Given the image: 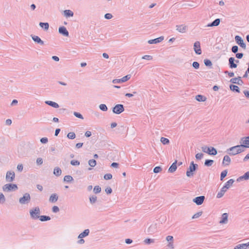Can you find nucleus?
<instances>
[{
    "label": "nucleus",
    "instance_id": "1",
    "mask_svg": "<svg viewBox=\"0 0 249 249\" xmlns=\"http://www.w3.org/2000/svg\"><path fill=\"white\" fill-rule=\"evenodd\" d=\"M244 151V146L241 144L232 146L227 150L228 153L231 156H234Z\"/></svg>",
    "mask_w": 249,
    "mask_h": 249
},
{
    "label": "nucleus",
    "instance_id": "2",
    "mask_svg": "<svg viewBox=\"0 0 249 249\" xmlns=\"http://www.w3.org/2000/svg\"><path fill=\"white\" fill-rule=\"evenodd\" d=\"M18 188L16 184L8 183L2 186V190L4 192H9L18 190Z\"/></svg>",
    "mask_w": 249,
    "mask_h": 249
},
{
    "label": "nucleus",
    "instance_id": "3",
    "mask_svg": "<svg viewBox=\"0 0 249 249\" xmlns=\"http://www.w3.org/2000/svg\"><path fill=\"white\" fill-rule=\"evenodd\" d=\"M201 149L203 152L207 153L210 155L215 156L217 153L216 149L213 147H207L206 146H202Z\"/></svg>",
    "mask_w": 249,
    "mask_h": 249
},
{
    "label": "nucleus",
    "instance_id": "4",
    "mask_svg": "<svg viewBox=\"0 0 249 249\" xmlns=\"http://www.w3.org/2000/svg\"><path fill=\"white\" fill-rule=\"evenodd\" d=\"M40 213V208L38 207H36L30 211L31 217L33 219H37L39 218Z\"/></svg>",
    "mask_w": 249,
    "mask_h": 249
},
{
    "label": "nucleus",
    "instance_id": "5",
    "mask_svg": "<svg viewBox=\"0 0 249 249\" xmlns=\"http://www.w3.org/2000/svg\"><path fill=\"white\" fill-rule=\"evenodd\" d=\"M198 165L195 164L194 161L191 162L190 165L186 172V176L188 177H190L193 176V172L195 171L197 168Z\"/></svg>",
    "mask_w": 249,
    "mask_h": 249
},
{
    "label": "nucleus",
    "instance_id": "6",
    "mask_svg": "<svg viewBox=\"0 0 249 249\" xmlns=\"http://www.w3.org/2000/svg\"><path fill=\"white\" fill-rule=\"evenodd\" d=\"M31 200V196L29 193H25L23 196L19 199V202L20 204H26L29 203Z\"/></svg>",
    "mask_w": 249,
    "mask_h": 249
},
{
    "label": "nucleus",
    "instance_id": "7",
    "mask_svg": "<svg viewBox=\"0 0 249 249\" xmlns=\"http://www.w3.org/2000/svg\"><path fill=\"white\" fill-rule=\"evenodd\" d=\"M15 178V174L13 171H8L6 174L5 179L7 182H13Z\"/></svg>",
    "mask_w": 249,
    "mask_h": 249
},
{
    "label": "nucleus",
    "instance_id": "8",
    "mask_svg": "<svg viewBox=\"0 0 249 249\" xmlns=\"http://www.w3.org/2000/svg\"><path fill=\"white\" fill-rule=\"evenodd\" d=\"M113 113L119 114L124 111V106L122 104L116 105L112 109Z\"/></svg>",
    "mask_w": 249,
    "mask_h": 249
},
{
    "label": "nucleus",
    "instance_id": "9",
    "mask_svg": "<svg viewBox=\"0 0 249 249\" xmlns=\"http://www.w3.org/2000/svg\"><path fill=\"white\" fill-rule=\"evenodd\" d=\"M176 30L180 33H185L188 30V27L185 24L177 25L176 26Z\"/></svg>",
    "mask_w": 249,
    "mask_h": 249
},
{
    "label": "nucleus",
    "instance_id": "10",
    "mask_svg": "<svg viewBox=\"0 0 249 249\" xmlns=\"http://www.w3.org/2000/svg\"><path fill=\"white\" fill-rule=\"evenodd\" d=\"M194 50L197 54H201L202 51L200 47V43L199 41H196L194 44Z\"/></svg>",
    "mask_w": 249,
    "mask_h": 249
},
{
    "label": "nucleus",
    "instance_id": "11",
    "mask_svg": "<svg viewBox=\"0 0 249 249\" xmlns=\"http://www.w3.org/2000/svg\"><path fill=\"white\" fill-rule=\"evenodd\" d=\"M235 40L236 43L240 46L242 48L246 49V45L244 42L243 39L239 36H236L235 37Z\"/></svg>",
    "mask_w": 249,
    "mask_h": 249
},
{
    "label": "nucleus",
    "instance_id": "12",
    "mask_svg": "<svg viewBox=\"0 0 249 249\" xmlns=\"http://www.w3.org/2000/svg\"><path fill=\"white\" fill-rule=\"evenodd\" d=\"M204 199L205 196H201L195 197L193 199V201L197 205H200L203 203Z\"/></svg>",
    "mask_w": 249,
    "mask_h": 249
},
{
    "label": "nucleus",
    "instance_id": "13",
    "mask_svg": "<svg viewBox=\"0 0 249 249\" xmlns=\"http://www.w3.org/2000/svg\"><path fill=\"white\" fill-rule=\"evenodd\" d=\"M166 240L167 242H168V244L167 245V247L171 249H173L174 248V244H173V241H174V238L171 235H168L166 237Z\"/></svg>",
    "mask_w": 249,
    "mask_h": 249
},
{
    "label": "nucleus",
    "instance_id": "14",
    "mask_svg": "<svg viewBox=\"0 0 249 249\" xmlns=\"http://www.w3.org/2000/svg\"><path fill=\"white\" fill-rule=\"evenodd\" d=\"M230 81L233 84H236L239 85H242L244 83L243 81L241 80V77L240 76L232 78L231 79Z\"/></svg>",
    "mask_w": 249,
    "mask_h": 249
},
{
    "label": "nucleus",
    "instance_id": "15",
    "mask_svg": "<svg viewBox=\"0 0 249 249\" xmlns=\"http://www.w3.org/2000/svg\"><path fill=\"white\" fill-rule=\"evenodd\" d=\"M59 33L65 36H68L69 35V32L66 28L64 26L60 27L58 29Z\"/></svg>",
    "mask_w": 249,
    "mask_h": 249
},
{
    "label": "nucleus",
    "instance_id": "16",
    "mask_svg": "<svg viewBox=\"0 0 249 249\" xmlns=\"http://www.w3.org/2000/svg\"><path fill=\"white\" fill-rule=\"evenodd\" d=\"M228 222V214L227 213H224L222 214L221 220L219 221L220 224H225Z\"/></svg>",
    "mask_w": 249,
    "mask_h": 249
},
{
    "label": "nucleus",
    "instance_id": "17",
    "mask_svg": "<svg viewBox=\"0 0 249 249\" xmlns=\"http://www.w3.org/2000/svg\"><path fill=\"white\" fill-rule=\"evenodd\" d=\"M31 37L32 38V39L36 43L41 45H43L44 43V41L43 40H42L40 38L37 36H35V35H31Z\"/></svg>",
    "mask_w": 249,
    "mask_h": 249
},
{
    "label": "nucleus",
    "instance_id": "18",
    "mask_svg": "<svg viewBox=\"0 0 249 249\" xmlns=\"http://www.w3.org/2000/svg\"><path fill=\"white\" fill-rule=\"evenodd\" d=\"M163 39H164V37L162 36H161L158 38L148 40V43L150 44H156V43H160V42H161Z\"/></svg>",
    "mask_w": 249,
    "mask_h": 249
},
{
    "label": "nucleus",
    "instance_id": "19",
    "mask_svg": "<svg viewBox=\"0 0 249 249\" xmlns=\"http://www.w3.org/2000/svg\"><path fill=\"white\" fill-rule=\"evenodd\" d=\"M249 179V171L246 172L243 176L239 177L237 179V181L240 182L242 180H248Z\"/></svg>",
    "mask_w": 249,
    "mask_h": 249
},
{
    "label": "nucleus",
    "instance_id": "20",
    "mask_svg": "<svg viewBox=\"0 0 249 249\" xmlns=\"http://www.w3.org/2000/svg\"><path fill=\"white\" fill-rule=\"evenodd\" d=\"M227 189L226 188H225L224 186H223L220 190V192H218L217 194L216 197L218 198H220L222 197L225 193L227 191Z\"/></svg>",
    "mask_w": 249,
    "mask_h": 249
},
{
    "label": "nucleus",
    "instance_id": "21",
    "mask_svg": "<svg viewBox=\"0 0 249 249\" xmlns=\"http://www.w3.org/2000/svg\"><path fill=\"white\" fill-rule=\"evenodd\" d=\"M234 61L235 59L234 57H231L229 59V66L231 69L236 68L237 67V65L234 62Z\"/></svg>",
    "mask_w": 249,
    "mask_h": 249
},
{
    "label": "nucleus",
    "instance_id": "22",
    "mask_svg": "<svg viewBox=\"0 0 249 249\" xmlns=\"http://www.w3.org/2000/svg\"><path fill=\"white\" fill-rule=\"evenodd\" d=\"M177 161L176 160L174 163H172V164L170 166L168 169V172L170 173H174L177 168Z\"/></svg>",
    "mask_w": 249,
    "mask_h": 249
},
{
    "label": "nucleus",
    "instance_id": "23",
    "mask_svg": "<svg viewBox=\"0 0 249 249\" xmlns=\"http://www.w3.org/2000/svg\"><path fill=\"white\" fill-rule=\"evenodd\" d=\"M242 142H242L243 143L242 145L244 146V149L246 147L249 148V136L242 139Z\"/></svg>",
    "mask_w": 249,
    "mask_h": 249
},
{
    "label": "nucleus",
    "instance_id": "24",
    "mask_svg": "<svg viewBox=\"0 0 249 249\" xmlns=\"http://www.w3.org/2000/svg\"><path fill=\"white\" fill-rule=\"evenodd\" d=\"M220 22V19L219 18L215 19L213 21L212 23L208 24L207 25V27H213V26H217L219 25Z\"/></svg>",
    "mask_w": 249,
    "mask_h": 249
},
{
    "label": "nucleus",
    "instance_id": "25",
    "mask_svg": "<svg viewBox=\"0 0 249 249\" xmlns=\"http://www.w3.org/2000/svg\"><path fill=\"white\" fill-rule=\"evenodd\" d=\"M231 160L230 157L228 155H226L224 157L222 163L225 165H229L231 162Z\"/></svg>",
    "mask_w": 249,
    "mask_h": 249
},
{
    "label": "nucleus",
    "instance_id": "26",
    "mask_svg": "<svg viewBox=\"0 0 249 249\" xmlns=\"http://www.w3.org/2000/svg\"><path fill=\"white\" fill-rule=\"evenodd\" d=\"M58 196L56 194H53L49 198V201L52 203L55 202L58 200Z\"/></svg>",
    "mask_w": 249,
    "mask_h": 249
},
{
    "label": "nucleus",
    "instance_id": "27",
    "mask_svg": "<svg viewBox=\"0 0 249 249\" xmlns=\"http://www.w3.org/2000/svg\"><path fill=\"white\" fill-rule=\"evenodd\" d=\"M45 103L47 105H48L54 108H58L59 107L58 104L55 102L51 101H45Z\"/></svg>",
    "mask_w": 249,
    "mask_h": 249
},
{
    "label": "nucleus",
    "instance_id": "28",
    "mask_svg": "<svg viewBox=\"0 0 249 249\" xmlns=\"http://www.w3.org/2000/svg\"><path fill=\"white\" fill-rule=\"evenodd\" d=\"M89 229H86V230H84V231L83 232L81 233L79 235L78 237V238H82L83 237H85L88 236L89 234Z\"/></svg>",
    "mask_w": 249,
    "mask_h": 249
},
{
    "label": "nucleus",
    "instance_id": "29",
    "mask_svg": "<svg viewBox=\"0 0 249 249\" xmlns=\"http://www.w3.org/2000/svg\"><path fill=\"white\" fill-rule=\"evenodd\" d=\"M73 14V12L70 10H65L64 11V15L66 18L72 17Z\"/></svg>",
    "mask_w": 249,
    "mask_h": 249
},
{
    "label": "nucleus",
    "instance_id": "30",
    "mask_svg": "<svg viewBox=\"0 0 249 249\" xmlns=\"http://www.w3.org/2000/svg\"><path fill=\"white\" fill-rule=\"evenodd\" d=\"M97 197L95 195H91L89 197L90 203L91 205H93L97 201Z\"/></svg>",
    "mask_w": 249,
    "mask_h": 249
},
{
    "label": "nucleus",
    "instance_id": "31",
    "mask_svg": "<svg viewBox=\"0 0 249 249\" xmlns=\"http://www.w3.org/2000/svg\"><path fill=\"white\" fill-rule=\"evenodd\" d=\"M61 173H62L61 170L59 167H56L54 168V169L53 170V174L56 176L58 177V176H60L61 174Z\"/></svg>",
    "mask_w": 249,
    "mask_h": 249
},
{
    "label": "nucleus",
    "instance_id": "32",
    "mask_svg": "<svg viewBox=\"0 0 249 249\" xmlns=\"http://www.w3.org/2000/svg\"><path fill=\"white\" fill-rule=\"evenodd\" d=\"M196 99L198 102H204L206 100V98L201 95H197L196 96Z\"/></svg>",
    "mask_w": 249,
    "mask_h": 249
},
{
    "label": "nucleus",
    "instance_id": "33",
    "mask_svg": "<svg viewBox=\"0 0 249 249\" xmlns=\"http://www.w3.org/2000/svg\"><path fill=\"white\" fill-rule=\"evenodd\" d=\"M234 181L233 179H230L225 183L224 186L225 188H226L227 189H228L231 187V186L232 185Z\"/></svg>",
    "mask_w": 249,
    "mask_h": 249
},
{
    "label": "nucleus",
    "instance_id": "34",
    "mask_svg": "<svg viewBox=\"0 0 249 249\" xmlns=\"http://www.w3.org/2000/svg\"><path fill=\"white\" fill-rule=\"evenodd\" d=\"M247 246L246 244H240L235 246L233 249H247Z\"/></svg>",
    "mask_w": 249,
    "mask_h": 249
},
{
    "label": "nucleus",
    "instance_id": "35",
    "mask_svg": "<svg viewBox=\"0 0 249 249\" xmlns=\"http://www.w3.org/2000/svg\"><path fill=\"white\" fill-rule=\"evenodd\" d=\"M230 89L233 91H236L238 93L240 92L239 88L238 86L234 85H231L230 86Z\"/></svg>",
    "mask_w": 249,
    "mask_h": 249
},
{
    "label": "nucleus",
    "instance_id": "36",
    "mask_svg": "<svg viewBox=\"0 0 249 249\" xmlns=\"http://www.w3.org/2000/svg\"><path fill=\"white\" fill-rule=\"evenodd\" d=\"M39 26L44 28L45 30H48L49 27V24L47 22H40Z\"/></svg>",
    "mask_w": 249,
    "mask_h": 249
},
{
    "label": "nucleus",
    "instance_id": "37",
    "mask_svg": "<svg viewBox=\"0 0 249 249\" xmlns=\"http://www.w3.org/2000/svg\"><path fill=\"white\" fill-rule=\"evenodd\" d=\"M214 161L212 160H206L204 162V165L207 167L211 166L213 163Z\"/></svg>",
    "mask_w": 249,
    "mask_h": 249
},
{
    "label": "nucleus",
    "instance_id": "38",
    "mask_svg": "<svg viewBox=\"0 0 249 249\" xmlns=\"http://www.w3.org/2000/svg\"><path fill=\"white\" fill-rule=\"evenodd\" d=\"M73 180V178L70 175L65 176L64 178V181L68 182L72 181Z\"/></svg>",
    "mask_w": 249,
    "mask_h": 249
},
{
    "label": "nucleus",
    "instance_id": "39",
    "mask_svg": "<svg viewBox=\"0 0 249 249\" xmlns=\"http://www.w3.org/2000/svg\"><path fill=\"white\" fill-rule=\"evenodd\" d=\"M39 219L41 221H45L50 220L51 219V218L49 216L41 215V216H40Z\"/></svg>",
    "mask_w": 249,
    "mask_h": 249
},
{
    "label": "nucleus",
    "instance_id": "40",
    "mask_svg": "<svg viewBox=\"0 0 249 249\" xmlns=\"http://www.w3.org/2000/svg\"><path fill=\"white\" fill-rule=\"evenodd\" d=\"M160 142H161L163 144H168V143H169V140L167 139V138H165L164 137H161L160 138Z\"/></svg>",
    "mask_w": 249,
    "mask_h": 249
},
{
    "label": "nucleus",
    "instance_id": "41",
    "mask_svg": "<svg viewBox=\"0 0 249 249\" xmlns=\"http://www.w3.org/2000/svg\"><path fill=\"white\" fill-rule=\"evenodd\" d=\"M89 164L91 167H94L96 165V161L93 159L90 160H89Z\"/></svg>",
    "mask_w": 249,
    "mask_h": 249
},
{
    "label": "nucleus",
    "instance_id": "42",
    "mask_svg": "<svg viewBox=\"0 0 249 249\" xmlns=\"http://www.w3.org/2000/svg\"><path fill=\"white\" fill-rule=\"evenodd\" d=\"M131 78V75L128 74L126 76L123 77V78H121L122 83H124L128 80H129Z\"/></svg>",
    "mask_w": 249,
    "mask_h": 249
},
{
    "label": "nucleus",
    "instance_id": "43",
    "mask_svg": "<svg viewBox=\"0 0 249 249\" xmlns=\"http://www.w3.org/2000/svg\"><path fill=\"white\" fill-rule=\"evenodd\" d=\"M101 191V188L99 186H95L93 189V192L95 194H98Z\"/></svg>",
    "mask_w": 249,
    "mask_h": 249
},
{
    "label": "nucleus",
    "instance_id": "44",
    "mask_svg": "<svg viewBox=\"0 0 249 249\" xmlns=\"http://www.w3.org/2000/svg\"><path fill=\"white\" fill-rule=\"evenodd\" d=\"M76 137L75 134L74 132H69L67 134V137L70 139H74Z\"/></svg>",
    "mask_w": 249,
    "mask_h": 249
},
{
    "label": "nucleus",
    "instance_id": "45",
    "mask_svg": "<svg viewBox=\"0 0 249 249\" xmlns=\"http://www.w3.org/2000/svg\"><path fill=\"white\" fill-rule=\"evenodd\" d=\"M99 108L103 111H107V107L105 104H101L99 105Z\"/></svg>",
    "mask_w": 249,
    "mask_h": 249
},
{
    "label": "nucleus",
    "instance_id": "46",
    "mask_svg": "<svg viewBox=\"0 0 249 249\" xmlns=\"http://www.w3.org/2000/svg\"><path fill=\"white\" fill-rule=\"evenodd\" d=\"M227 173H228V172H227V170H225L221 173V175H220L221 180H222L223 179V178L227 176Z\"/></svg>",
    "mask_w": 249,
    "mask_h": 249
},
{
    "label": "nucleus",
    "instance_id": "47",
    "mask_svg": "<svg viewBox=\"0 0 249 249\" xmlns=\"http://www.w3.org/2000/svg\"><path fill=\"white\" fill-rule=\"evenodd\" d=\"M5 202V197L3 194L0 193V204H3Z\"/></svg>",
    "mask_w": 249,
    "mask_h": 249
},
{
    "label": "nucleus",
    "instance_id": "48",
    "mask_svg": "<svg viewBox=\"0 0 249 249\" xmlns=\"http://www.w3.org/2000/svg\"><path fill=\"white\" fill-rule=\"evenodd\" d=\"M204 63L206 66L211 67L212 66V63L209 59H204Z\"/></svg>",
    "mask_w": 249,
    "mask_h": 249
},
{
    "label": "nucleus",
    "instance_id": "49",
    "mask_svg": "<svg viewBox=\"0 0 249 249\" xmlns=\"http://www.w3.org/2000/svg\"><path fill=\"white\" fill-rule=\"evenodd\" d=\"M202 214V212H199L198 213H196L195 214L193 215L192 216L193 219H196L197 218H198Z\"/></svg>",
    "mask_w": 249,
    "mask_h": 249
},
{
    "label": "nucleus",
    "instance_id": "50",
    "mask_svg": "<svg viewBox=\"0 0 249 249\" xmlns=\"http://www.w3.org/2000/svg\"><path fill=\"white\" fill-rule=\"evenodd\" d=\"M155 240L154 239L147 238L144 240V242L146 244L154 243Z\"/></svg>",
    "mask_w": 249,
    "mask_h": 249
},
{
    "label": "nucleus",
    "instance_id": "51",
    "mask_svg": "<svg viewBox=\"0 0 249 249\" xmlns=\"http://www.w3.org/2000/svg\"><path fill=\"white\" fill-rule=\"evenodd\" d=\"M142 59L147 60H151L153 59V57L149 55H145L142 57Z\"/></svg>",
    "mask_w": 249,
    "mask_h": 249
},
{
    "label": "nucleus",
    "instance_id": "52",
    "mask_svg": "<svg viewBox=\"0 0 249 249\" xmlns=\"http://www.w3.org/2000/svg\"><path fill=\"white\" fill-rule=\"evenodd\" d=\"M203 154L201 153H197L196 155V158L198 160H201L203 157Z\"/></svg>",
    "mask_w": 249,
    "mask_h": 249
},
{
    "label": "nucleus",
    "instance_id": "53",
    "mask_svg": "<svg viewBox=\"0 0 249 249\" xmlns=\"http://www.w3.org/2000/svg\"><path fill=\"white\" fill-rule=\"evenodd\" d=\"M71 164L74 166H78L80 164V162L77 160H72L71 161Z\"/></svg>",
    "mask_w": 249,
    "mask_h": 249
},
{
    "label": "nucleus",
    "instance_id": "54",
    "mask_svg": "<svg viewBox=\"0 0 249 249\" xmlns=\"http://www.w3.org/2000/svg\"><path fill=\"white\" fill-rule=\"evenodd\" d=\"M104 178L106 180H109L112 178V176L111 174H107L104 175Z\"/></svg>",
    "mask_w": 249,
    "mask_h": 249
},
{
    "label": "nucleus",
    "instance_id": "55",
    "mask_svg": "<svg viewBox=\"0 0 249 249\" xmlns=\"http://www.w3.org/2000/svg\"><path fill=\"white\" fill-rule=\"evenodd\" d=\"M161 171V168L160 166H157L154 168V172L155 173H158Z\"/></svg>",
    "mask_w": 249,
    "mask_h": 249
},
{
    "label": "nucleus",
    "instance_id": "56",
    "mask_svg": "<svg viewBox=\"0 0 249 249\" xmlns=\"http://www.w3.org/2000/svg\"><path fill=\"white\" fill-rule=\"evenodd\" d=\"M36 164L38 165H42L43 163V160L41 158H38L36 160Z\"/></svg>",
    "mask_w": 249,
    "mask_h": 249
},
{
    "label": "nucleus",
    "instance_id": "57",
    "mask_svg": "<svg viewBox=\"0 0 249 249\" xmlns=\"http://www.w3.org/2000/svg\"><path fill=\"white\" fill-rule=\"evenodd\" d=\"M73 114L76 117L81 119H83V117L80 113L77 112H74Z\"/></svg>",
    "mask_w": 249,
    "mask_h": 249
},
{
    "label": "nucleus",
    "instance_id": "58",
    "mask_svg": "<svg viewBox=\"0 0 249 249\" xmlns=\"http://www.w3.org/2000/svg\"><path fill=\"white\" fill-rule=\"evenodd\" d=\"M238 47L237 46H233L231 48V51L233 53H236L238 52Z\"/></svg>",
    "mask_w": 249,
    "mask_h": 249
},
{
    "label": "nucleus",
    "instance_id": "59",
    "mask_svg": "<svg viewBox=\"0 0 249 249\" xmlns=\"http://www.w3.org/2000/svg\"><path fill=\"white\" fill-rule=\"evenodd\" d=\"M193 67L196 69H197L199 67V64L197 62H194L193 63Z\"/></svg>",
    "mask_w": 249,
    "mask_h": 249
},
{
    "label": "nucleus",
    "instance_id": "60",
    "mask_svg": "<svg viewBox=\"0 0 249 249\" xmlns=\"http://www.w3.org/2000/svg\"><path fill=\"white\" fill-rule=\"evenodd\" d=\"M48 142V138L46 137L42 138L40 139V142L42 143H46Z\"/></svg>",
    "mask_w": 249,
    "mask_h": 249
},
{
    "label": "nucleus",
    "instance_id": "61",
    "mask_svg": "<svg viewBox=\"0 0 249 249\" xmlns=\"http://www.w3.org/2000/svg\"><path fill=\"white\" fill-rule=\"evenodd\" d=\"M52 211L53 213H57L59 211V208L56 206H54L52 208Z\"/></svg>",
    "mask_w": 249,
    "mask_h": 249
},
{
    "label": "nucleus",
    "instance_id": "62",
    "mask_svg": "<svg viewBox=\"0 0 249 249\" xmlns=\"http://www.w3.org/2000/svg\"><path fill=\"white\" fill-rule=\"evenodd\" d=\"M23 169V165L22 164H19L17 166V169L19 172L22 171Z\"/></svg>",
    "mask_w": 249,
    "mask_h": 249
},
{
    "label": "nucleus",
    "instance_id": "63",
    "mask_svg": "<svg viewBox=\"0 0 249 249\" xmlns=\"http://www.w3.org/2000/svg\"><path fill=\"white\" fill-rule=\"evenodd\" d=\"M105 192H106V193L107 194H110L112 192V189L110 188V187H107L106 189H105Z\"/></svg>",
    "mask_w": 249,
    "mask_h": 249
},
{
    "label": "nucleus",
    "instance_id": "64",
    "mask_svg": "<svg viewBox=\"0 0 249 249\" xmlns=\"http://www.w3.org/2000/svg\"><path fill=\"white\" fill-rule=\"evenodd\" d=\"M105 18L106 19H109L112 18V15L110 13H107V14H105Z\"/></svg>",
    "mask_w": 249,
    "mask_h": 249
}]
</instances>
